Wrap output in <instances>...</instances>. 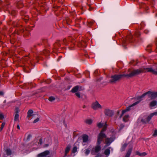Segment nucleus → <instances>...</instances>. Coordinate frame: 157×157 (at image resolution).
Masks as SVG:
<instances>
[{
    "label": "nucleus",
    "instance_id": "e433bc0d",
    "mask_svg": "<svg viewBox=\"0 0 157 157\" xmlns=\"http://www.w3.org/2000/svg\"><path fill=\"white\" fill-rule=\"evenodd\" d=\"M85 105L83 106V108H85Z\"/></svg>",
    "mask_w": 157,
    "mask_h": 157
},
{
    "label": "nucleus",
    "instance_id": "a211bd4d",
    "mask_svg": "<svg viewBox=\"0 0 157 157\" xmlns=\"http://www.w3.org/2000/svg\"><path fill=\"white\" fill-rule=\"evenodd\" d=\"M33 111L32 110H29L28 112V116L30 117L32 116V114L33 113Z\"/></svg>",
    "mask_w": 157,
    "mask_h": 157
},
{
    "label": "nucleus",
    "instance_id": "cd10ccee",
    "mask_svg": "<svg viewBox=\"0 0 157 157\" xmlns=\"http://www.w3.org/2000/svg\"><path fill=\"white\" fill-rule=\"evenodd\" d=\"M75 94V95L77 97H78V98H80V97H81L80 94H79V93L77 92V93H76Z\"/></svg>",
    "mask_w": 157,
    "mask_h": 157
},
{
    "label": "nucleus",
    "instance_id": "39448f33",
    "mask_svg": "<svg viewBox=\"0 0 157 157\" xmlns=\"http://www.w3.org/2000/svg\"><path fill=\"white\" fill-rule=\"evenodd\" d=\"M154 116H157V111L151 113L146 118L142 119L141 121L145 123H148L150 121Z\"/></svg>",
    "mask_w": 157,
    "mask_h": 157
},
{
    "label": "nucleus",
    "instance_id": "6ab92c4d",
    "mask_svg": "<svg viewBox=\"0 0 157 157\" xmlns=\"http://www.w3.org/2000/svg\"><path fill=\"white\" fill-rule=\"evenodd\" d=\"M19 118V115L17 113H16L14 117V121H17Z\"/></svg>",
    "mask_w": 157,
    "mask_h": 157
},
{
    "label": "nucleus",
    "instance_id": "412c9836",
    "mask_svg": "<svg viewBox=\"0 0 157 157\" xmlns=\"http://www.w3.org/2000/svg\"><path fill=\"white\" fill-rule=\"evenodd\" d=\"M90 152V150L89 149H86L85 152V154L86 155H87L89 154Z\"/></svg>",
    "mask_w": 157,
    "mask_h": 157
},
{
    "label": "nucleus",
    "instance_id": "4468645a",
    "mask_svg": "<svg viewBox=\"0 0 157 157\" xmlns=\"http://www.w3.org/2000/svg\"><path fill=\"white\" fill-rule=\"evenodd\" d=\"M129 116L128 115H124L123 118V120L124 122H127L129 121Z\"/></svg>",
    "mask_w": 157,
    "mask_h": 157
},
{
    "label": "nucleus",
    "instance_id": "2f4dec72",
    "mask_svg": "<svg viewBox=\"0 0 157 157\" xmlns=\"http://www.w3.org/2000/svg\"><path fill=\"white\" fill-rule=\"evenodd\" d=\"M136 155L140 156L141 153L140 152L137 151L136 152Z\"/></svg>",
    "mask_w": 157,
    "mask_h": 157
},
{
    "label": "nucleus",
    "instance_id": "4c0bfd02",
    "mask_svg": "<svg viewBox=\"0 0 157 157\" xmlns=\"http://www.w3.org/2000/svg\"><path fill=\"white\" fill-rule=\"evenodd\" d=\"M117 113H119V111H118V112Z\"/></svg>",
    "mask_w": 157,
    "mask_h": 157
},
{
    "label": "nucleus",
    "instance_id": "1a4fd4ad",
    "mask_svg": "<svg viewBox=\"0 0 157 157\" xmlns=\"http://www.w3.org/2000/svg\"><path fill=\"white\" fill-rule=\"evenodd\" d=\"M149 106L151 109L157 107V101L156 100L151 101L149 104Z\"/></svg>",
    "mask_w": 157,
    "mask_h": 157
},
{
    "label": "nucleus",
    "instance_id": "c756f323",
    "mask_svg": "<svg viewBox=\"0 0 157 157\" xmlns=\"http://www.w3.org/2000/svg\"><path fill=\"white\" fill-rule=\"evenodd\" d=\"M124 126V125L123 124H121L120 126V130H121L123 128Z\"/></svg>",
    "mask_w": 157,
    "mask_h": 157
},
{
    "label": "nucleus",
    "instance_id": "7c9ffc66",
    "mask_svg": "<svg viewBox=\"0 0 157 157\" xmlns=\"http://www.w3.org/2000/svg\"><path fill=\"white\" fill-rule=\"evenodd\" d=\"M39 121V118H37L36 119H35V120H34L33 122V123H36L37 122H38Z\"/></svg>",
    "mask_w": 157,
    "mask_h": 157
},
{
    "label": "nucleus",
    "instance_id": "0eeeda50",
    "mask_svg": "<svg viewBox=\"0 0 157 157\" xmlns=\"http://www.w3.org/2000/svg\"><path fill=\"white\" fill-rule=\"evenodd\" d=\"M92 108L94 110H96L99 109H102V106L97 101L93 103L92 105Z\"/></svg>",
    "mask_w": 157,
    "mask_h": 157
},
{
    "label": "nucleus",
    "instance_id": "423d86ee",
    "mask_svg": "<svg viewBox=\"0 0 157 157\" xmlns=\"http://www.w3.org/2000/svg\"><path fill=\"white\" fill-rule=\"evenodd\" d=\"M104 113L106 116L108 117H111L114 114L113 110H111L108 108H106L105 109Z\"/></svg>",
    "mask_w": 157,
    "mask_h": 157
},
{
    "label": "nucleus",
    "instance_id": "b1692460",
    "mask_svg": "<svg viewBox=\"0 0 157 157\" xmlns=\"http://www.w3.org/2000/svg\"><path fill=\"white\" fill-rule=\"evenodd\" d=\"M77 151V148L76 147H74L72 149V152L74 153L76 152Z\"/></svg>",
    "mask_w": 157,
    "mask_h": 157
},
{
    "label": "nucleus",
    "instance_id": "7ed1b4c3",
    "mask_svg": "<svg viewBox=\"0 0 157 157\" xmlns=\"http://www.w3.org/2000/svg\"><path fill=\"white\" fill-rule=\"evenodd\" d=\"M146 95H147L148 97L150 98L151 99H153L157 97V92H155L149 91L144 93L141 96L138 97V99L142 100V98L145 97Z\"/></svg>",
    "mask_w": 157,
    "mask_h": 157
},
{
    "label": "nucleus",
    "instance_id": "f3484780",
    "mask_svg": "<svg viewBox=\"0 0 157 157\" xmlns=\"http://www.w3.org/2000/svg\"><path fill=\"white\" fill-rule=\"evenodd\" d=\"M6 154L8 155H10L11 154L12 151L10 149H7L6 150Z\"/></svg>",
    "mask_w": 157,
    "mask_h": 157
},
{
    "label": "nucleus",
    "instance_id": "72a5a7b5",
    "mask_svg": "<svg viewBox=\"0 0 157 157\" xmlns=\"http://www.w3.org/2000/svg\"><path fill=\"white\" fill-rule=\"evenodd\" d=\"M4 94V93L2 91L0 92V95H3Z\"/></svg>",
    "mask_w": 157,
    "mask_h": 157
},
{
    "label": "nucleus",
    "instance_id": "a878e982",
    "mask_svg": "<svg viewBox=\"0 0 157 157\" xmlns=\"http://www.w3.org/2000/svg\"><path fill=\"white\" fill-rule=\"evenodd\" d=\"M153 136H157V129L155 130Z\"/></svg>",
    "mask_w": 157,
    "mask_h": 157
},
{
    "label": "nucleus",
    "instance_id": "c85d7f7f",
    "mask_svg": "<svg viewBox=\"0 0 157 157\" xmlns=\"http://www.w3.org/2000/svg\"><path fill=\"white\" fill-rule=\"evenodd\" d=\"M4 116L2 113L0 114V119H2L4 118Z\"/></svg>",
    "mask_w": 157,
    "mask_h": 157
},
{
    "label": "nucleus",
    "instance_id": "9d476101",
    "mask_svg": "<svg viewBox=\"0 0 157 157\" xmlns=\"http://www.w3.org/2000/svg\"><path fill=\"white\" fill-rule=\"evenodd\" d=\"M107 125L106 124V122L104 124H103V123H101V122H99L97 124V126L99 128H101V127H103V128L101 132H102L104 128H105V130L102 132L103 134H104L103 133V132L105 131L107 128Z\"/></svg>",
    "mask_w": 157,
    "mask_h": 157
},
{
    "label": "nucleus",
    "instance_id": "c9c22d12",
    "mask_svg": "<svg viewBox=\"0 0 157 157\" xmlns=\"http://www.w3.org/2000/svg\"><path fill=\"white\" fill-rule=\"evenodd\" d=\"M138 35H140V34H139V32H138L136 34V35H138Z\"/></svg>",
    "mask_w": 157,
    "mask_h": 157
},
{
    "label": "nucleus",
    "instance_id": "ddd939ff",
    "mask_svg": "<svg viewBox=\"0 0 157 157\" xmlns=\"http://www.w3.org/2000/svg\"><path fill=\"white\" fill-rule=\"evenodd\" d=\"M81 89V87L78 86H77L74 87L71 90V92L73 93H75L77 92L78 91H80Z\"/></svg>",
    "mask_w": 157,
    "mask_h": 157
},
{
    "label": "nucleus",
    "instance_id": "393cba45",
    "mask_svg": "<svg viewBox=\"0 0 157 157\" xmlns=\"http://www.w3.org/2000/svg\"><path fill=\"white\" fill-rule=\"evenodd\" d=\"M5 124V122H3L2 123V125H1V127L0 128V131H2L3 129V127H4Z\"/></svg>",
    "mask_w": 157,
    "mask_h": 157
},
{
    "label": "nucleus",
    "instance_id": "dca6fc26",
    "mask_svg": "<svg viewBox=\"0 0 157 157\" xmlns=\"http://www.w3.org/2000/svg\"><path fill=\"white\" fill-rule=\"evenodd\" d=\"M132 151V149L130 148L127 151L125 157H129Z\"/></svg>",
    "mask_w": 157,
    "mask_h": 157
},
{
    "label": "nucleus",
    "instance_id": "f704fd0d",
    "mask_svg": "<svg viewBox=\"0 0 157 157\" xmlns=\"http://www.w3.org/2000/svg\"><path fill=\"white\" fill-rule=\"evenodd\" d=\"M17 128L19 129H20V126H19L18 125L17 126Z\"/></svg>",
    "mask_w": 157,
    "mask_h": 157
},
{
    "label": "nucleus",
    "instance_id": "aec40b11",
    "mask_svg": "<svg viewBox=\"0 0 157 157\" xmlns=\"http://www.w3.org/2000/svg\"><path fill=\"white\" fill-rule=\"evenodd\" d=\"M92 121L91 119H89L86 120V123L88 124H92Z\"/></svg>",
    "mask_w": 157,
    "mask_h": 157
},
{
    "label": "nucleus",
    "instance_id": "f257e3e1",
    "mask_svg": "<svg viewBox=\"0 0 157 157\" xmlns=\"http://www.w3.org/2000/svg\"><path fill=\"white\" fill-rule=\"evenodd\" d=\"M130 71V69H128V72L129 73L112 76L109 81L111 83H115L120 80L123 77L129 78L143 72H151L155 75H157V67L156 68L153 67L146 68H140L138 69L134 70L131 71Z\"/></svg>",
    "mask_w": 157,
    "mask_h": 157
},
{
    "label": "nucleus",
    "instance_id": "9b49d317",
    "mask_svg": "<svg viewBox=\"0 0 157 157\" xmlns=\"http://www.w3.org/2000/svg\"><path fill=\"white\" fill-rule=\"evenodd\" d=\"M49 152L48 151H46L44 152L41 153L37 155V157H45L49 154Z\"/></svg>",
    "mask_w": 157,
    "mask_h": 157
},
{
    "label": "nucleus",
    "instance_id": "20e7f679",
    "mask_svg": "<svg viewBox=\"0 0 157 157\" xmlns=\"http://www.w3.org/2000/svg\"><path fill=\"white\" fill-rule=\"evenodd\" d=\"M141 101V100H139L137 101L136 102H135L133 103L131 105L127 107L126 108V109H124L122 111V113L120 116V118H121L122 116L126 112H128L130 110V108L131 107L133 106H135L138 104Z\"/></svg>",
    "mask_w": 157,
    "mask_h": 157
},
{
    "label": "nucleus",
    "instance_id": "bb28decb",
    "mask_svg": "<svg viewBox=\"0 0 157 157\" xmlns=\"http://www.w3.org/2000/svg\"><path fill=\"white\" fill-rule=\"evenodd\" d=\"M147 153L145 152H144L141 153V156H144L147 155Z\"/></svg>",
    "mask_w": 157,
    "mask_h": 157
},
{
    "label": "nucleus",
    "instance_id": "f03ea898",
    "mask_svg": "<svg viewBox=\"0 0 157 157\" xmlns=\"http://www.w3.org/2000/svg\"><path fill=\"white\" fill-rule=\"evenodd\" d=\"M105 130V128H104L101 132L99 134L97 139V145L93 148L91 150V153L94 155L95 153H98L101 149V147L100 144L103 140V139L106 137V136L102 132Z\"/></svg>",
    "mask_w": 157,
    "mask_h": 157
},
{
    "label": "nucleus",
    "instance_id": "f8f14e48",
    "mask_svg": "<svg viewBox=\"0 0 157 157\" xmlns=\"http://www.w3.org/2000/svg\"><path fill=\"white\" fill-rule=\"evenodd\" d=\"M83 142L84 143H88L89 141V137L86 134H84L82 136Z\"/></svg>",
    "mask_w": 157,
    "mask_h": 157
},
{
    "label": "nucleus",
    "instance_id": "4be33fe9",
    "mask_svg": "<svg viewBox=\"0 0 157 157\" xmlns=\"http://www.w3.org/2000/svg\"><path fill=\"white\" fill-rule=\"evenodd\" d=\"M55 98L52 96L50 97L49 98V100L51 101H54L55 100Z\"/></svg>",
    "mask_w": 157,
    "mask_h": 157
},
{
    "label": "nucleus",
    "instance_id": "473e14b6",
    "mask_svg": "<svg viewBox=\"0 0 157 157\" xmlns=\"http://www.w3.org/2000/svg\"><path fill=\"white\" fill-rule=\"evenodd\" d=\"M38 143L39 144H42V140L41 139H40Z\"/></svg>",
    "mask_w": 157,
    "mask_h": 157
},
{
    "label": "nucleus",
    "instance_id": "6e6552de",
    "mask_svg": "<svg viewBox=\"0 0 157 157\" xmlns=\"http://www.w3.org/2000/svg\"><path fill=\"white\" fill-rule=\"evenodd\" d=\"M114 140V139L113 137H110V138H107L105 139V144H106V146H105L106 147L111 144V143Z\"/></svg>",
    "mask_w": 157,
    "mask_h": 157
},
{
    "label": "nucleus",
    "instance_id": "5701e85b",
    "mask_svg": "<svg viewBox=\"0 0 157 157\" xmlns=\"http://www.w3.org/2000/svg\"><path fill=\"white\" fill-rule=\"evenodd\" d=\"M127 146V144H124V145L122 146V148H121V150L122 151H123L124 150L125 148Z\"/></svg>",
    "mask_w": 157,
    "mask_h": 157
},
{
    "label": "nucleus",
    "instance_id": "2eb2a0df",
    "mask_svg": "<svg viewBox=\"0 0 157 157\" xmlns=\"http://www.w3.org/2000/svg\"><path fill=\"white\" fill-rule=\"evenodd\" d=\"M70 147H71L70 146H68L66 147L65 151V155H64V157H65L67 155V154L70 151Z\"/></svg>",
    "mask_w": 157,
    "mask_h": 157
},
{
    "label": "nucleus",
    "instance_id": "58836bf2",
    "mask_svg": "<svg viewBox=\"0 0 157 157\" xmlns=\"http://www.w3.org/2000/svg\"><path fill=\"white\" fill-rule=\"evenodd\" d=\"M95 157H98V156H95Z\"/></svg>",
    "mask_w": 157,
    "mask_h": 157
}]
</instances>
